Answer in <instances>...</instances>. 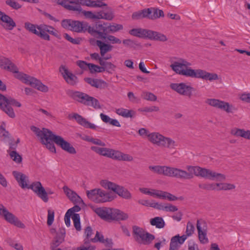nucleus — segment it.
Listing matches in <instances>:
<instances>
[{"label": "nucleus", "instance_id": "f8f14e48", "mask_svg": "<svg viewBox=\"0 0 250 250\" xmlns=\"http://www.w3.org/2000/svg\"><path fill=\"white\" fill-rule=\"evenodd\" d=\"M0 215H2L4 219L11 224H13L21 228H24L25 227L24 225L22 223L17 217L12 213L9 212L4 207L1 210Z\"/></svg>", "mask_w": 250, "mask_h": 250}, {"label": "nucleus", "instance_id": "6e6552de", "mask_svg": "<svg viewBox=\"0 0 250 250\" xmlns=\"http://www.w3.org/2000/svg\"><path fill=\"white\" fill-rule=\"evenodd\" d=\"M206 103L211 106L223 110L228 113H232L237 110V108L233 105L218 99H208Z\"/></svg>", "mask_w": 250, "mask_h": 250}, {"label": "nucleus", "instance_id": "cd10ccee", "mask_svg": "<svg viewBox=\"0 0 250 250\" xmlns=\"http://www.w3.org/2000/svg\"><path fill=\"white\" fill-rule=\"evenodd\" d=\"M0 108L5 113H6L9 117L14 118L16 117L15 113L14 111L13 108L10 106L8 104H6L2 101L1 98H0Z\"/></svg>", "mask_w": 250, "mask_h": 250}, {"label": "nucleus", "instance_id": "1a4fd4ad", "mask_svg": "<svg viewBox=\"0 0 250 250\" xmlns=\"http://www.w3.org/2000/svg\"><path fill=\"white\" fill-rule=\"evenodd\" d=\"M88 33L94 37L104 39L108 34L107 23H97L95 27L89 26Z\"/></svg>", "mask_w": 250, "mask_h": 250}, {"label": "nucleus", "instance_id": "f3484780", "mask_svg": "<svg viewBox=\"0 0 250 250\" xmlns=\"http://www.w3.org/2000/svg\"><path fill=\"white\" fill-rule=\"evenodd\" d=\"M66 94L74 100L83 105L88 96V94L85 93L73 90H68L66 91Z\"/></svg>", "mask_w": 250, "mask_h": 250}, {"label": "nucleus", "instance_id": "c85d7f7f", "mask_svg": "<svg viewBox=\"0 0 250 250\" xmlns=\"http://www.w3.org/2000/svg\"><path fill=\"white\" fill-rule=\"evenodd\" d=\"M80 5L86 6L90 7H101L102 5H105V3L102 1H96L92 0H77Z\"/></svg>", "mask_w": 250, "mask_h": 250}, {"label": "nucleus", "instance_id": "ea45409f", "mask_svg": "<svg viewBox=\"0 0 250 250\" xmlns=\"http://www.w3.org/2000/svg\"><path fill=\"white\" fill-rule=\"evenodd\" d=\"M0 98H1L3 102H6V104H8L11 106L12 105L20 107L21 106V104L20 102L11 97L7 98L3 95L0 93Z\"/></svg>", "mask_w": 250, "mask_h": 250}, {"label": "nucleus", "instance_id": "49530a36", "mask_svg": "<svg viewBox=\"0 0 250 250\" xmlns=\"http://www.w3.org/2000/svg\"><path fill=\"white\" fill-rule=\"evenodd\" d=\"M187 169L188 172H212L209 169L202 168L197 166H187Z\"/></svg>", "mask_w": 250, "mask_h": 250}, {"label": "nucleus", "instance_id": "ddd939ff", "mask_svg": "<svg viewBox=\"0 0 250 250\" xmlns=\"http://www.w3.org/2000/svg\"><path fill=\"white\" fill-rule=\"evenodd\" d=\"M102 10L98 12V19H104L107 21H111L114 17L113 11L105 3V5L100 7Z\"/></svg>", "mask_w": 250, "mask_h": 250}, {"label": "nucleus", "instance_id": "f03ea898", "mask_svg": "<svg viewBox=\"0 0 250 250\" xmlns=\"http://www.w3.org/2000/svg\"><path fill=\"white\" fill-rule=\"evenodd\" d=\"M31 130L34 132L40 139L41 143L45 146L46 147L52 152H56V148L54 143L60 146L62 148V138L54 134L48 129L40 128L32 126Z\"/></svg>", "mask_w": 250, "mask_h": 250}, {"label": "nucleus", "instance_id": "a878e982", "mask_svg": "<svg viewBox=\"0 0 250 250\" xmlns=\"http://www.w3.org/2000/svg\"><path fill=\"white\" fill-rule=\"evenodd\" d=\"M96 44L99 48L102 57L104 56L106 53L111 51L113 48V46L111 44L106 43L100 40H96Z\"/></svg>", "mask_w": 250, "mask_h": 250}, {"label": "nucleus", "instance_id": "bb28decb", "mask_svg": "<svg viewBox=\"0 0 250 250\" xmlns=\"http://www.w3.org/2000/svg\"><path fill=\"white\" fill-rule=\"evenodd\" d=\"M128 218V215L119 209L113 208L111 221H124Z\"/></svg>", "mask_w": 250, "mask_h": 250}, {"label": "nucleus", "instance_id": "a18cd8bd", "mask_svg": "<svg viewBox=\"0 0 250 250\" xmlns=\"http://www.w3.org/2000/svg\"><path fill=\"white\" fill-rule=\"evenodd\" d=\"M100 65L104 67V71H106L108 72L110 70H114L116 68V66L111 62H105L104 60L101 61Z\"/></svg>", "mask_w": 250, "mask_h": 250}, {"label": "nucleus", "instance_id": "3c124183", "mask_svg": "<svg viewBox=\"0 0 250 250\" xmlns=\"http://www.w3.org/2000/svg\"><path fill=\"white\" fill-rule=\"evenodd\" d=\"M108 34L110 33H114L123 29V26L122 24H114L113 25L108 24Z\"/></svg>", "mask_w": 250, "mask_h": 250}, {"label": "nucleus", "instance_id": "de8ad7c7", "mask_svg": "<svg viewBox=\"0 0 250 250\" xmlns=\"http://www.w3.org/2000/svg\"><path fill=\"white\" fill-rule=\"evenodd\" d=\"M146 9L134 12L132 15V19L134 20H141L146 18Z\"/></svg>", "mask_w": 250, "mask_h": 250}, {"label": "nucleus", "instance_id": "6e6d98bb", "mask_svg": "<svg viewBox=\"0 0 250 250\" xmlns=\"http://www.w3.org/2000/svg\"><path fill=\"white\" fill-rule=\"evenodd\" d=\"M89 65V70L92 73L104 72V67H102V66H99L97 65L90 63Z\"/></svg>", "mask_w": 250, "mask_h": 250}, {"label": "nucleus", "instance_id": "4d7b16f0", "mask_svg": "<svg viewBox=\"0 0 250 250\" xmlns=\"http://www.w3.org/2000/svg\"><path fill=\"white\" fill-rule=\"evenodd\" d=\"M24 27L25 28L28 30L29 32L34 33L37 35L38 34V31L36 29L37 28V26L33 24H32L30 22H27L24 23Z\"/></svg>", "mask_w": 250, "mask_h": 250}, {"label": "nucleus", "instance_id": "393cba45", "mask_svg": "<svg viewBox=\"0 0 250 250\" xmlns=\"http://www.w3.org/2000/svg\"><path fill=\"white\" fill-rule=\"evenodd\" d=\"M147 39L150 40L157 41L160 42H166L167 38L164 34L155 31L149 30L148 33Z\"/></svg>", "mask_w": 250, "mask_h": 250}, {"label": "nucleus", "instance_id": "0eeeda50", "mask_svg": "<svg viewBox=\"0 0 250 250\" xmlns=\"http://www.w3.org/2000/svg\"><path fill=\"white\" fill-rule=\"evenodd\" d=\"M63 27L77 33L88 32L89 25L86 22L71 20H63Z\"/></svg>", "mask_w": 250, "mask_h": 250}, {"label": "nucleus", "instance_id": "052dcab7", "mask_svg": "<svg viewBox=\"0 0 250 250\" xmlns=\"http://www.w3.org/2000/svg\"><path fill=\"white\" fill-rule=\"evenodd\" d=\"M217 187H220V189L222 190H230L235 188V186L233 184L228 183H216Z\"/></svg>", "mask_w": 250, "mask_h": 250}, {"label": "nucleus", "instance_id": "9b49d317", "mask_svg": "<svg viewBox=\"0 0 250 250\" xmlns=\"http://www.w3.org/2000/svg\"><path fill=\"white\" fill-rule=\"evenodd\" d=\"M196 227L198 231V238L201 243L207 244L208 242V239L207 236L206 223L202 219L197 221Z\"/></svg>", "mask_w": 250, "mask_h": 250}, {"label": "nucleus", "instance_id": "7ed1b4c3", "mask_svg": "<svg viewBox=\"0 0 250 250\" xmlns=\"http://www.w3.org/2000/svg\"><path fill=\"white\" fill-rule=\"evenodd\" d=\"M14 177L18 182L19 186L22 188H28L32 189L33 192L44 202L46 203L48 201V194L51 193L47 192L45 188L42 187L40 182H35L30 185H28V177L22 173H14Z\"/></svg>", "mask_w": 250, "mask_h": 250}, {"label": "nucleus", "instance_id": "f257e3e1", "mask_svg": "<svg viewBox=\"0 0 250 250\" xmlns=\"http://www.w3.org/2000/svg\"><path fill=\"white\" fill-rule=\"evenodd\" d=\"M191 64L184 59L174 62L170 67L176 73L192 78L202 79L210 81L218 79L217 74L207 72L201 69H193L191 68Z\"/></svg>", "mask_w": 250, "mask_h": 250}, {"label": "nucleus", "instance_id": "a211bd4d", "mask_svg": "<svg viewBox=\"0 0 250 250\" xmlns=\"http://www.w3.org/2000/svg\"><path fill=\"white\" fill-rule=\"evenodd\" d=\"M108 154V157L115 160L131 161L133 160V157L131 156L113 149H110Z\"/></svg>", "mask_w": 250, "mask_h": 250}, {"label": "nucleus", "instance_id": "473e14b6", "mask_svg": "<svg viewBox=\"0 0 250 250\" xmlns=\"http://www.w3.org/2000/svg\"><path fill=\"white\" fill-rule=\"evenodd\" d=\"M84 105L91 106L95 109H99L102 108V106L98 99L88 95L86 98Z\"/></svg>", "mask_w": 250, "mask_h": 250}, {"label": "nucleus", "instance_id": "72a5a7b5", "mask_svg": "<svg viewBox=\"0 0 250 250\" xmlns=\"http://www.w3.org/2000/svg\"><path fill=\"white\" fill-rule=\"evenodd\" d=\"M177 146L176 142L169 137L164 136L160 147L168 149H174Z\"/></svg>", "mask_w": 250, "mask_h": 250}, {"label": "nucleus", "instance_id": "2eb2a0df", "mask_svg": "<svg viewBox=\"0 0 250 250\" xmlns=\"http://www.w3.org/2000/svg\"><path fill=\"white\" fill-rule=\"evenodd\" d=\"M194 174L197 177H201L216 182H222L226 179L225 175L221 173H194Z\"/></svg>", "mask_w": 250, "mask_h": 250}, {"label": "nucleus", "instance_id": "4c0bfd02", "mask_svg": "<svg viewBox=\"0 0 250 250\" xmlns=\"http://www.w3.org/2000/svg\"><path fill=\"white\" fill-rule=\"evenodd\" d=\"M115 112L119 115L125 118H132L135 116L136 113L132 110L120 108L116 109Z\"/></svg>", "mask_w": 250, "mask_h": 250}, {"label": "nucleus", "instance_id": "b1692460", "mask_svg": "<svg viewBox=\"0 0 250 250\" xmlns=\"http://www.w3.org/2000/svg\"><path fill=\"white\" fill-rule=\"evenodd\" d=\"M93 243L100 242L104 244L106 247H111L112 245V240L107 238L104 239L103 235L97 231L95 237L91 239Z\"/></svg>", "mask_w": 250, "mask_h": 250}, {"label": "nucleus", "instance_id": "2f4dec72", "mask_svg": "<svg viewBox=\"0 0 250 250\" xmlns=\"http://www.w3.org/2000/svg\"><path fill=\"white\" fill-rule=\"evenodd\" d=\"M84 105L91 106L95 109H99L102 108V106L98 99L88 95L86 98Z\"/></svg>", "mask_w": 250, "mask_h": 250}, {"label": "nucleus", "instance_id": "338daca9", "mask_svg": "<svg viewBox=\"0 0 250 250\" xmlns=\"http://www.w3.org/2000/svg\"><path fill=\"white\" fill-rule=\"evenodd\" d=\"M54 219V211L52 209L48 210L47 224L50 226L53 223Z\"/></svg>", "mask_w": 250, "mask_h": 250}, {"label": "nucleus", "instance_id": "20e7f679", "mask_svg": "<svg viewBox=\"0 0 250 250\" xmlns=\"http://www.w3.org/2000/svg\"><path fill=\"white\" fill-rule=\"evenodd\" d=\"M5 69L15 73V77L23 83L29 84L32 87L42 92H46L48 91V88L47 86L43 84L40 80L36 78L19 72L17 66L10 60V62L7 64Z\"/></svg>", "mask_w": 250, "mask_h": 250}, {"label": "nucleus", "instance_id": "412c9836", "mask_svg": "<svg viewBox=\"0 0 250 250\" xmlns=\"http://www.w3.org/2000/svg\"><path fill=\"white\" fill-rule=\"evenodd\" d=\"M0 20L3 22L6 23V25L1 24V25L6 29L12 30L16 26V24L13 20L8 15L2 12L0 16Z\"/></svg>", "mask_w": 250, "mask_h": 250}, {"label": "nucleus", "instance_id": "bf43d9fd", "mask_svg": "<svg viewBox=\"0 0 250 250\" xmlns=\"http://www.w3.org/2000/svg\"><path fill=\"white\" fill-rule=\"evenodd\" d=\"M63 36L66 40L73 44H79L81 43V39L80 38H73L67 33L64 34Z\"/></svg>", "mask_w": 250, "mask_h": 250}, {"label": "nucleus", "instance_id": "09e8293b", "mask_svg": "<svg viewBox=\"0 0 250 250\" xmlns=\"http://www.w3.org/2000/svg\"><path fill=\"white\" fill-rule=\"evenodd\" d=\"M150 9L153 14V16L151 17V20H154L161 17H163L164 16L163 10L156 8H150Z\"/></svg>", "mask_w": 250, "mask_h": 250}, {"label": "nucleus", "instance_id": "c9c22d12", "mask_svg": "<svg viewBox=\"0 0 250 250\" xmlns=\"http://www.w3.org/2000/svg\"><path fill=\"white\" fill-rule=\"evenodd\" d=\"M63 7L72 11H76L79 13L81 11V6L79 5L78 2H74L73 1H68L67 0H63Z\"/></svg>", "mask_w": 250, "mask_h": 250}, {"label": "nucleus", "instance_id": "4be33fe9", "mask_svg": "<svg viewBox=\"0 0 250 250\" xmlns=\"http://www.w3.org/2000/svg\"><path fill=\"white\" fill-rule=\"evenodd\" d=\"M85 81L91 86L97 88H104L107 87V83L103 80L91 78H86Z\"/></svg>", "mask_w": 250, "mask_h": 250}, {"label": "nucleus", "instance_id": "5fc2aeb1", "mask_svg": "<svg viewBox=\"0 0 250 250\" xmlns=\"http://www.w3.org/2000/svg\"><path fill=\"white\" fill-rule=\"evenodd\" d=\"M63 150L71 154L76 153V150L75 148L69 143L64 140H63Z\"/></svg>", "mask_w": 250, "mask_h": 250}, {"label": "nucleus", "instance_id": "c756f323", "mask_svg": "<svg viewBox=\"0 0 250 250\" xmlns=\"http://www.w3.org/2000/svg\"><path fill=\"white\" fill-rule=\"evenodd\" d=\"M164 136L158 132H152L148 135V140L152 144L160 146Z\"/></svg>", "mask_w": 250, "mask_h": 250}, {"label": "nucleus", "instance_id": "13d9d810", "mask_svg": "<svg viewBox=\"0 0 250 250\" xmlns=\"http://www.w3.org/2000/svg\"><path fill=\"white\" fill-rule=\"evenodd\" d=\"M163 193V196H162V199H167L170 201H176V200L179 199V198L177 197L175 195H174L169 192L163 191V193ZM179 199H182V197L179 198Z\"/></svg>", "mask_w": 250, "mask_h": 250}, {"label": "nucleus", "instance_id": "f704fd0d", "mask_svg": "<svg viewBox=\"0 0 250 250\" xmlns=\"http://www.w3.org/2000/svg\"><path fill=\"white\" fill-rule=\"evenodd\" d=\"M168 177H176L182 179H189L193 177V173H162Z\"/></svg>", "mask_w": 250, "mask_h": 250}, {"label": "nucleus", "instance_id": "aec40b11", "mask_svg": "<svg viewBox=\"0 0 250 250\" xmlns=\"http://www.w3.org/2000/svg\"><path fill=\"white\" fill-rule=\"evenodd\" d=\"M63 79L68 84L72 86L76 85L79 82L77 77L64 67Z\"/></svg>", "mask_w": 250, "mask_h": 250}, {"label": "nucleus", "instance_id": "79ce46f5", "mask_svg": "<svg viewBox=\"0 0 250 250\" xmlns=\"http://www.w3.org/2000/svg\"><path fill=\"white\" fill-rule=\"evenodd\" d=\"M62 242V233L61 231L56 234L51 245L52 250H56L57 248Z\"/></svg>", "mask_w": 250, "mask_h": 250}, {"label": "nucleus", "instance_id": "c03bdc74", "mask_svg": "<svg viewBox=\"0 0 250 250\" xmlns=\"http://www.w3.org/2000/svg\"><path fill=\"white\" fill-rule=\"evenodd\" d=\"M93 234V230L91 227H87L84 230V234L85 238L84 240V244L85 245L89 244L91 242V236Z\"/></svg>", "mask_w": 250, "mask_h": 250}, {"label": "nucleus", "instance_id": "37998d69", "mask_svg": "<svg viewBox=\"0 0 250 250\" xmlns=\"http://www.w3.org/2000/svg\"><path fill=\"white\" fill-rule=\"evenodd\" d=\"M79 14L84 16L86 19L98 20L97 12L96 14H94L91 11H86L83 10L82 7L81 11H80Z\"/></svg>", "mask_w": 250, "mask_h": 250}, {"label": "nucleus", "instance_id": "864d4df0", "mask_svg": "<svg viewBox=\"0 0 250 250\" xmlns=\"http://www.w3.org/2000/svg\"><path fill=\"white\" fill-rule=\"evenodd\" d=\"M99 189H94L91 190L86 191V195L88 198L91 200L95 202L97 197Z\"/></svg>", "mask_w": 250, "mask_h": 250}, {"label": "nucleus", "instance_id": "4468645a", "mask_svg": "<svg viewBox=\"0 0 250 250\" xmlns=\"http://www.w3.org/2000/svg\"><path fill=\"white\" fill-rule=\"evenodd\" d=\"M63 192L68 199L74 204L84 205L82 199L73 190L63 186Z\"/></svg>", "mask_w": 250, "mask_h": 250}, {"label": "nucleus", "instance_id": "680f3d73", "mask_svg": "<svg viewBox=\"0 0 250 250\" xmlns=\"http://www.w3.org/2000/svg\"><path fill=\"white\" fill-rule=\"evenodd\" d=\"M194 230L195 228L192 223L188 222L187 225L186 234H185V235L187 236V237L191 236L194 233Z\"/></svg>", "mask_w": 250, "mask_h": 250}, {"label": "nucleus", "instance_id": "8fccbe9b", "mask_svg": "<svg viewBox=\"0 0 250 250\" xmlns=\"http://www.w3.org/2000/svg\"><path fill=\"white\" fill-rule=\"evenodd\" d=\"M141 97L144 100L149 101H155L157 97L154 94L149 92H143L141 94Z\"/></svg>", "mask_w": 250, "mask_h": 250}, {"label": "nucleus", "instance_id": "6ab92c4d", "mask_svg": "<svg viewBox=\"0 0 250 250\" xmlns=\"http://www.w3.org/2000/svg\"><path fill=\"white\" fill-rule=\"evenodd\" d=\"M70 118L75 119L79 124L87 128L97 129V126L94 124L89 122L86 119L83 117L81 115L74 113L72 115H69Z\"/></svg>", "mask_w": 250, "mask_h": 250}, {"label": "nucleus", "instance_id": "58836bf2", "mask_svg": "<svg viewBox=\"0 0 250 250\" xmlns=\"http://www.w3.org/2000/svg\"><path fill=\"white\" fill-rule=\"evenodd\" d=\"M231 133L237 137H241L250 140V130H245L243 129H235L231 131Z\"/></svg>", "mask_w": 250, "mask_h": 250}, {"label": "nucleus", "instance_id": "39448f33", "mask_svg": "<svg viewBox=\"0 0 250 250\" xmlns=\"http://www.w3.org/2000/svg\"><path fill=\"white\" fill-rule=\"evenodd\" d=\"M132 234L135 241L140 245H149L155 239L154 235L137 226L132 227Z\"/></svg>", "mask_w": 250, "mask_h": 250}, {"label": "nucleus", "instance_id": "e2e57ef3", "mask_svg": "<svg viewBox=\"0 0 250 250\" xmlns=\"http://www.w3.org/2000/svg\"><path fill=\"white\" fill-rule=\"evenodd\" d=\"M9 155L11 158L13 159V161L16 162V163H19L21 161V157L19 155V153L17 152L15 150L11 151Z\"/></svg>", "mask_w": 250, "mask_h": 250}, {"label": "nucleus", "instance_id": "774afa93", "mask_svg": "<svg viewBox=\"0 0 250 250\" xmlns=\"http://www.w3.org/2000/svg\"><path fill=\"white\" fill-rule=\"evenodd\" d=\"M180 245L173 238H171L169 245V250H177Z\"/></svg>", "mask_w": 250, "mask_h": 250}, {"label": "nucleus", "instance_id": "423d86ee", "mask_svg": "<svg viewBox=\"0 0 250 250\" xmlns=\"http://www.w3.org/2000/svg\"><path fill=\"white\" fill-rule=\"evenodd\" d=\"M101 184L105 188L112 190L123 198L130 199L131 198V193L122 186L107 181H103Z\"/></svg>", "mask_w": 250, "mask_h": 250}, {"label": "nucleus", "instance_id": "a19ab883", "mask_svg": "<svg viewBox=\"0 0 250 250\" xmlns=\"http://www.w3.org/2000/svg\"><path fill=\"white\" fill-rule=\"evenodd\" d=\"M150 223L152 226H155L158 229L163 228L165 225V221L161 217H156L151 219Z\"/></svg>", "mask_w": 250, "mask_h": 250}, {"label": "nucleus", "instance_id": "69168bd1", "mask_svg": "<svg viewBox=\"0 0 250 250\" xmlns=\"http://www.w3.org/2000/svg\"><path fill=\"white\" fill-rule=\"evenodd\" d=\"M5 3L7 5L16 10L19 9L21 7V5L14 0H7Z\"/></svg>", "mask_w": 250, "mask_h": 250}, {"label": "nucleus", "instance_id": "9d476101", "mask_svg": "<svg viewBox=\"0 0 250 250\" xmlns=\"http://www.w3.org/2000/svg\"><path fill=\"white\" fill-rule=\"evenodd\" d=\"M170 87L179 94L188 97L192 96V92L194 90L193 87L184 83H172L170 84Z\"/></svg>", "mask_w": 250, "mask_h": 250}, {"label": "nucleus", "instance_id": "5701e85b", "mask_svg": "<svg viewBox=\"0 0 250 250\" xmlns=\"http://www.w3.org/2000/svg\"><path fill=\"white\" fill-rule=\"evenodd\" d=\"M149 170L154 172H186L185 170L167 166H149Z\"/></svg>", "mask_w": 250, "mask_h": 250}, {"label": "nucleus", "instance_id": "e433bc0d", "mask_svg": "<svg viewBox=\"0 0 250 250\" xmlns=\"http://www.w3.org/2000/svg\"><path fill=\"white\" fill-rule=\"evenodd\" d=\"M111 200V198L109 196V193L106 192L101 189H99L97 197L95 203H104L109 201Z\"/></svg>", "mask_w": 250, "mask_h": 250}, {"label": "nucleus", "instance_id": "dca6fc26", "mask_svg": "<svg viewBox=\"0 0 250 250\" xmlns=\"http://www.w3.org/2000/svg\"><path fill=\"white\" fill-rule=\"evenodd\" d=\"M113 209L107 207L98 208L95 209V212L102 219L110 222H111Z\"/></svg>", "mask_w": 250, "mask_h": 250}, {"label": "nucleus", "instance_id": "7c9ffc66", "mask_svg": "<svg viewBox=\"0 0 250 250\" xmlns=\"http://www.w3.org/2000/svg\"><path fill=\"white\" fill-rule=\"evenodd\" d=\"M148 29L143 28H134L130 30L129 34L132 36L141 38H147Z\"/></svg>", "mask_w": 250, "mask_h": 250}, {"label": "nucleus", "instance_id": "0e129e2a", "mask_svg": "<svg viewBox=\"0 0 250 250\" xmlns=\"http://www.w3.org/2000/svg\"><path fill=\"white\" fill-rule=\"evenodd\" d=\"M104 40H107L110 43L112 44H120L122 42V41L118 38L113 35H106L104 39Z\"/></svg>", "mask_w": 250, "mask_h": 250}, {"label": "nucleus", "instance_id": "603ef678", "mask_svg": "<svg viewBox=\"0 0 250 250\" xmlns=\"http://www.w3.org/2000/svg\"><path fill=\"white\" fill-rule=\"evenodd\" d=\"M74 226L77 231L81 230V226L80 223V217L79 214H74L72 216Z\"/></svg>", "mask_w": 250, "mask_h": 250}]
</instances>
